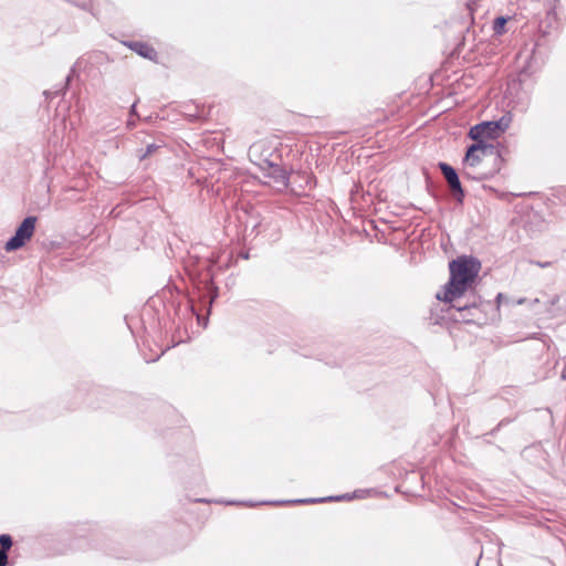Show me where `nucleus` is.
Listing matches in <instances>:
<instances>
[{
    "mask_svg": "<svg viewBox=\"0 0 566 566\" xmlns=\"http://www.w3.org/2000/svg\"><path fill=\"white\" fill-rule=\"evenodd\" d=\"M496 154V149L494 145L489 144L486 142H476L471 145L464 157V167L467 169L465 175L468 177H472L474 179H483V176L475 177L471 169H474L484 157L492 156Z\"/></svg>",
    "mask_w": 566,
    "mask_h": 566,
    "instance_id": "4",
    "label": "nucleus"
},
{
    "mask_svg": "<svg viewBox=\"0 0 566 566\" xmlns=\"http://www.w3.org/2000/svg\"><path fill=\"white\" fill-rule=\"evenodd\" d=\"M439 168L441 169L446 180L449 184L451 191L454 193L458 201H462L463 190L457 171L446 163H440Z\"/></svg>",
    "mask_w": 566,
    "mask_h": 566,
    "instance_id": "6",
    "label": "nucleus"
},
{
    "mask_svg": "<svg viewBox=\"0 0 566 566\" xmlns=\"http://www.w3.org/2000/svg\"><path fill=\"white\" fill-rule=\"evenodd\" d=\"M511 123V114H505L497 120L482 122L470 128L469 137L475 142L496 139L510 127Z\"/></svg>",
    "mask_w": 566,
    "mask_h": 566,
    "instance_id": "3",
    "label": "nucleus"
},
{
    "mask_svg": "<svg viewBox=\"0 0 566 566\" xmlns=\"http://www.w3.org/2000/svg\"><path fill=\"white\" fill-rule=\"evenodd\" d=\"M0 545H1V549L0 551L7 552L8 549H10V547L12 545L11 537L9 535H7V534L0 535Z\"/></svg>",
    "mask_w": 566,
    "mask_h": 566,
    "instance_id": "8",
    "label": "nucleus"
},
{
    "mask_svg": "<svg viewBox=\"0 0 566 566\" xmlns=\"http://www.w3.org/2000/svg\"><path fill=\"white\" fill-rule=\"evenodd\" d=\"M259 148L260 146L256 144L251 146L249 156L251 161L261 169L263 182L279 191L284 190L289 186L287 172L268 159L258 160Z\"/></svg>",
    "mask_w": 566,
    "mask_h": 566,
    "instance_id": "2",
    "label": "nucleus"
},
{
    "mask_svg": "<svg viewBox=\"0 0 566 566\" xmlns=\"http://www.w3.org/2000/svg\"><path fill=\"white\" fill-rule=\"evenodd\" d=\"M35 223L36 217H27L15 230L14 235L6 243V251L11 252L22 248L33 237Z\"/></svg>",
    "mask_w": 566,
    "mask_h": 566,
    "instance_id": "5",
    "label": "nucleus"
},
{
    "mask_svg": "<svg viewBox=\"0 0 566 566\" xmlns=\"http://www.w3.org/2000/svg\"><path fill=\"white\" fill-rule=\"evenodd\" d=\"M506 23V19L503 17H499L494 21V32L501 34L503 32L504 25Z\"/></svg>",
    "mask_w": 566,
    "mask_h": 566,
    "instance_id": "9",
    "label": "nucleus"
},
{
    "mask_svg": "<svg viewBox=\"0 0 566 566\" xmlns=\"http://www.w3.org/2000/svg\"><path fill=\"white\" fill-rule=\"evenodd\" d=\"M489 564H492V566H499L497 563H493L492 560H490L489 558H485L483 556V554H481L478 563H476V566H489Z\"/></svg>",
    "mask_w": 566,
    "mask_h": 566,
    "instance_id": "10",
    "label": "nucleus"
},
{
    "mask_svg": "<svg viewBox=\"0 0 566 566\" xmlns=\"http://www.w3.org/2000/svg\"><path fill=\"white\" fill-rule=\"evenodd\" d=\"M536 264H537L538 266H541V268H546V266H548V265H549V263H548V262H547V263H541V262H537Z\"/></svg>",
    "mask_w": 566,
    "mask_h": 566,
    "instance_id": "15",
    "label": "nucleus"
},
{
    "mask_svg": "<svg viewBox=\"0 0 566 566\" xmlns=\"http://www.w3.org/2000/svg\"><path fill=\"white\" fill-rule=\"evenodd\" d=\"M323 501H325V499H319V500L310 499V500H296V501H293V503H314V502H323Z\"/></svg>",
    "mask_w": 566,
    "mask_h": 566,
    "instance_id": "13",
    "label": "nucleus"
},
{
    "mask_svg": "<svg viewBox=\"0 0 566 566\" xmlns=\"http://www.w3.org/2000/svg\"><path fill=\"white\" fill-rule=\"evenodd\" d=\"M452 307H453V308H455V310H457L458 312H460V313H461V312H463V311H467V310L471 308V306H469V305H464V306H454V305H453Z\"/></svg>",
    "mask_w": 566,
    "mask_h": 566,
    "instance_id": "14",
    "label": "nucleus"
},
{
    "mask_svg": "<svg viewBox=\"0 0 566 566\" xmlns=\"http://www.w3.org/2000/svg\"><path fill=\"white\" fill-rule=\"evenodd\" d=\"M8 563L7 552L0 551V566H6Z\"/></svg>",
    "mask_w": 566,
    "mask_h": 566,
    "instance_id": "12",
    "label": "nucleus"
},
{
    "mask_svg": "<svg viewBox=\"0 0 566 566\" xmlns=\"http://www.w3.org/2000/svg\"><path fill=\"white\" fill-rule=\"evenodd\" d=\"M481 263L473 256L462 255L449 263L450 280L437 298L452 303L470 290L479 275Z\"/></svg>",
    "mask_w": 566,
    "mask_h": 566,
    "instance_id": "1",
    "label": "nucleus"
},
{
    "mask_svg": "<svg viewBox=\"0 0 566 566\" xmlns=\"http://www.w3.org/2000/svg\"><path fill=\"white\" fill-rule=\"evenodd\" d=\"M158 147L155 145V144H150L147 146V149L144 154L139 155V158L140 159H144L146 158L147 156H149L150 154H153Z\"/></svg>",
    "mask_w": 566,
    "mask_h": 566,
    "instance_id": "11",
    "label": "nucleus"
},
{
    "mask_svg": "<svg viewBox=\"0 0 566 566\" xmlns=\"http://www.w3.org/2000/svg\"><path fill=\"white\" fill-rule=\"evenodd\" d=\"M346 496L343 495V496H336V497H329L328 500H342V499H345Z\"/></svg>",
    "mask_w": 566,
    "mask_h": 566,
    "instance_id": "16",
    "label": "nucleus"
},
{
    "mask_svg": "<svg viewBox=\"0 0 566 566\" xmlns=\"http://www.w3.org/2000/svg\"><path fill=\"white\" fill-rule=\"evenodd\" d=\"M129 48L132 50H134L137 54H139L140 56L149 59V60H155V57L157 56L156 51L146 43L132 42V43H129Z\"/></svg>",
    "mask_w": 566,
    "mask_h": 566,
    "instance_id": "7",
    "label": "nucleus"
}]
</instances>
